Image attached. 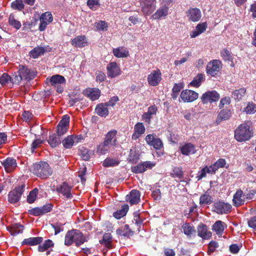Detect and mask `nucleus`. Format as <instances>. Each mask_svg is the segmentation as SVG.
I'll return each mask as SVG.
<instances>
[{
  "instance_id": "obj_1",
  "label": "nucleus",
  "mask_w": 256,
  "mask_h": 256,
  "mask_svg": "<svg viewBox=\"0 0 256 256\" xmlns=\"http://www.w3.org/2000/svg\"><path fill=\"white\" fill-rule=\"evenodd\" d=\"M251 122H246L241 124L234 131V138L238 142L248 140L253 135L250 128Z\"/></svg>"
},
{
  "instance_id": "obj_2",
  "label": "nucleus",
  "mask_w": 256,
  "mask_h": 256,
  "mask_svg": "<svg viewBox=\"0 0 256 256\" xmlns=\"http://www.w3.org/2000/svg\"><path fill=\"white\" fill-rule=\"evenodd\" d=\"M32 172L42 178H46L52 175V171L48 162H40L34 164Z\"/></svg>"
},
{
  "instance_id": "obj_3",
  "label": "nucleus",
  "mask_w": 256,
  "mask_h": 256,
  "mask_svg": "<svg viewBox=\"0 0 256 256\" xmlns=\"http://www.w3.org/2000/svg\"><path fill=\"white\" fill-rule=\"evenodd\" d=\"M26 185L24 184L16 187L11 190L8 195V201L11 204H15L18 202L24 191Z\"/></svg>"
},
{
  "instance_id": "obj_4",
  "label": "nucleus",
  "mask_w": 256,
  "mask_h": 256,
  "mask_svg": "<svg viewBox=\"0 0 256 256\" xmlns=\"http://www.w3.org/2000/svg\"><path fill=\"white\" fill-rule=\"evenodd\" d=\"M142 11L144 14L149 16L156 8V0H141Z\"/></svg>"
},
{
  "instance_id": "obj_5",
  "label": "nucleus",
  "mask_w": 256,
  "mask_h": 256,
  "mask_svg": "<svg viewBox=\"0 0 256 256\" xmlns=\"http://www.w3.org/2000/svg\"><path fill=\"white\" fill-rule=\"evenodd\" d=\"M214 210L219 214H227L231 211L232 206L230 204L222 201L214 202Z\"/></svg>"
},
{
  "instance_id": "obj_6",
  "label": "nucleus",
  "mask_w": 256,
  "mask_h": 256,
  "mask_svg": "<svg viewBox=\"0 0 256 256\" xmlns=\"http://www.w3.org/2000/svg\"><path fill=\"white\" fill-rule=\"evenodd\" d=\"M220 98L219 94L216 90L208 91L202 94L201 100L204 104L217 102Z\"/></svg>"
},
{
  "instance_id": "obj_7",
  "label": "nucleus",
  "mask_w": 256,
  "mask_h": 256,
  "mask_svg": "<svg viewBox=\"0 0 256 256\" xmlns=\"http://www.w3.org/2000/svg\"><path fill=\"white\" fill-rule=\"evenodd\" d=\"M222 62L218 60H214L209 62L206 66V71L207 74L214 76L222 68Z\"/></svg>"
},
{
  "instance_id": "obj_8",
  "label": "nucleus",
  "mask_w": 256,
  "mask_h": 256,
  "mask_svg": "<svg viewBox=\"0 0 256 256\" xmlns=\"http://www.w3.org/2000/svg\"><path fill=\"white\" fill-rule=\"evenodd\" d=\"M38 30L40 32H42L46 30V26L53 20V17L50 12H47L41 15Z\"/></svg>"
},
{
  "instance_id": "obj_9",
  "label": "nucleus",
  "mask_w": 256,
  "mask_h": 256,
  "mask_svg": "<svg viewBox=\"0 0 256 256\" xmlns=\"http://www.w3.org/2000/svg\"><path fill=\"white\" fill-rule=\"evenodd\" d=\"M155 166V163L146 161L131 168L132 171L136 174L142 173L147 169H151Z\"/></svg>"
},
{
  "instance_id": "obj_10",
  "label": "nucleus",
  "mask_w": 256,
  "mask_h": 256,
  "mask_svg": "<svg viewBox=\"0 0 256 256\" xmlns=\"http://www.w3.org/2000/svg\"><path fill=\"white\" fill-rule=\"evenodd\" d=\"M18 74H20L23 80H32L36 76V73L33 70L23 65L19 66Z\"/></svg>"
},
{
  "instance_id": "obj_11",
  "label": "nucleus",
  "mask_w": 256,
  "mask_h": 256,
  "mask_svg": "<svg viewBox=\"0 0 256 256\" xmlns=\"http://www.w3.org/2000/svg\"><path fill=\"white\" fill-rule=\"evenodd\" d=\"M50 50V48L48 46H38L29 52V56L33 58H37Z\"/></svg>"
},
{
  "instance_id": "obj_12",
  "label": "nucleus",
  "mask_w": 256,
  "mask_h": 256,
  "mask_svg": "<svg viewBox=\"0 0 256 256\" xmlns=\"http://www.w3.org/2000/svg\"><path fill=\"white\" fill-rule=\"evenodd\" d=\"M198 94L190 90H185L182 92L180 98L184 102H192L198 98Z\"/></svg>"
},
{
  "instance_id": "obj_13",
  "label": "nucleus",
  "mask_w": 256,
  "mask_h": 256,
  "mask_svg": "<svg viewBox=\"0 0 256 256\" xmlns=\"http://www.w3.org/2000/svg\"><path fill=\"white\" fill-rule=\"evenodd\" d=\"M145 140L148 144L152 146L156 150H160L163 147V143L162 140L155 138L152 134H149L146 136Z\"/></svg>"
},
{
  "instance_id": "obj_14",
  "label": "nucleus",
  "mask_w": 256,
  "mask_h": 256,
  "mask_svg": "<svg viewBox=\"0 0 256 256\" xmlns=\"http://www.w3.org/2000/svg\"><path fill=\"white\" fill-rule=\"evenodd\" d=\"M50 82L51 85L57 86V92L61 93L63 91V88L61 86H59L61 84H64L66 82V80L63 76L59 74H56L50 78Z\"/></svg>"
},
{
  "instance_id": "obj_15",
  "label": "nucleus",
  "mask_w": 256,
  "mask_h": 256,
  "mask_svg": "<svg viewBox=\"0 0 256 256\" xmlns=\"http://www.w3.org/2000/svg\"><path fill=\"white\" fill-rule=\"evenodd\" d=\"M162 74L159 70H153L148 76V82L150 86H156L162 80Z\"/></svg>"
},
{
  "instance_id": "obj_16",
  "label": "nucleus",
  "mask_w": 256,
  "mask_h": 256,
  "mask_svg": "<svg viewBox=\"0 0 256 256\" xmlns=\"http://www.w3.org/2000/svg\"><path fill=\"white\" fill-rule=\"evenodd\" d=\"M58 193L62 194L66 198H72V194L71 192L72 186H70L66 182H64L62 184L58 186L56 188Z\"/></svg>"
},
{
  "instance_id": "obj_17",
  "label": "nucleus",
  "mask_w": 256,
  "mask_h": 256,
  "mask_svg": "<svg viewBox=\"0 0 256 256\" xmlns=\"http://www.w3.org/2000/svg\"><path fill=\"white\" fill-rule=\"evenodd\" d=\"M245 202V194L240 189H238L233 196V204L238 207L244 204Z\"/></svg>"
},
{
  "instance_id": "obj_18",
  "label": "nucleus",
  "mask_w": 256,
  "mask_h": 256,
  "mask_svg": "<svg viewBox=\"0 0 256 256\" xmlns=\"http://www.w3.org/2000/svg\"><path fill=\"white\" fill-rule=\"evenodd\" d=\"M108 76V77L113 78L120 74V70L117 64L115 62H110L106 66Z\"/></svg>"
},
{
  "instance_id": "obj_19",
  "label": "nucleus",
  "mask_w": 256,
  "mask_h": 256,
  "mask_svg": "<svg viewBox=\"0 0 256 256\" xmlns=\"http://www.w3.org/2000/svg\"><path fill=\"white\" fill-rule=\"evenodd\" d=\"M189 20L195 22L200 20L202 17L201 12L198 8H190L186 12Z\"/></svg>"
},
{
  "instance_id": "obj_20",
  "label": "nucleus",
  "mask_w": 256,
  "mask_h": 256,
  "mask_svg": "<svg viewBox=\"0 0 256 256\" xmlns=\"http://www.w3.org/2000/svg\"><path fill=\"white\" fill-rule=\"evenodd\" d=\"M84 94L92 100H98L100 96V91L96 88H88L84 90Z\"/></svg>"
},
{
  "instance_id": "obj_21",
  "label": "nucleus",
  "mask_w": 256,
  "mask_h": 256,
  "mask_svg": "<svg viewBox=\"0 0 256 256\" xmlns=\"http://www.w3.org/2000/svg\"><path fill=\"white\" fill-rule=\"evenodd\" d=\"M198 235L202 239H209L212 236L210 232L208 230L207 226L200 223L197 227Z\"/></svg>"
},
{
  "instance_id": "obj_22",
  "label": "nucleus",
  "mask_w": 256,
  "mask_h": 256,
  "mask_svg": "<svg viewBox=\"0 0 256 256\" xmlns=\"http://www.w3.org/2000/svg\"><path fill=\"white\" fill-rule=\"evenodd\" d=\"M168 6L166 4H162L156 11L152 16V18L156 20L165 17L168 14Z\"/></svg>"
},
{
  "instance_id": "obj_23",
  "label": "nucleus",
  "mask_w": 256,
  "mask_h": 256,
  "mask_svg": "<svg viewBox=\"0 0 256 256\" xmlns=\"http://www.w3.org/2000/svg\"><path fill=\"white\" fill-rule=\"evenodd\" d=\"M146 128L142 122L136 123L134 126V132L132 136L133 140H136L145 132Z\"/></svg>"
},
{
  "instance_id": "obj_24",
  "label": "nucleus",
  "mask_w": 256,
  "mask_h": 256,
  "mask_svg": "<svg viewBox=\"0 0 256 256\" xmlns=\"http://www.w3.org/2000/svg\"><path fill=\"white\" fill-rule=\"evenodd\" d=\"M80 138L73 135L68 136L62 140V144L64 148H70L78 142Z\"/></svg>"
},
{
  "instance_id": "obj_25",
  "label": "nucleus",
  "mask_w": 256,
  "mask_h": 256,
  "mask_svg": "<svg viewBox=\"0 0 256 256\" xmlns=\"http://www.w3.org/2000/svg\"><path fill=\"white\" fill-rule=\"evenodd\" d=\"M140 192L137 190H132L130 194L126 196V199L131 205L136 204L140 201Z\"/></svg>"
},
{
  "instance_id": "obj_26",
  "label": "nucleus",
  "mask_w": 256,
  "mask_h": 256,
  "mask_svg": "<svg viewBox=\"0 0 256 256\" xmlns=\"http://www.w3.org/2000/svg\"><path fill=\"white\" fill-rule=\"evenodd\" d=\"M2 164L6 170L8 172H11L17 166L16 160L12 158H6Z\"/></svg>"
},
{
  "instance_id": "obj_27",
  "label": "nucleus",
  "mask_w": 256,
  "mask_h": 256,
  "mask_svg": "<svg viewBox=\"0 0 256 256\" xmlns=\"http://www.w3.org/2000/svg\"><path fill=\"white\" fill-rule=\"evenodd\" d=\"M180 150L183 155L188 156L196 153L195 146L191 143H187L180 148Z\"/></svg>"
},
{
  "instance_id": "obj_28",
  "label": "nucleus",
  "mask_w": 256,
  "mask_h": 256,
  "mask_svg": "<svg viewBox=\"0 0 256 256\" xmlns=\"http://www.w3.org/2000/svg\"><path fill=\"white\" fill-rule=\"evenodd\" d=\"M72 46L76 48H82L87 44V40L86 36H78L72 40Z\"/></svg>"
},
{
  "instance_id": "obj_29",
  "label": "nucleus",
  "mask_w": 256,
  "mask_h": 256,
  "mask_svg": "<svg viewBox=\"0 0 256 256\" xmlns=\"http://www.w3.org/2000/svg\"><path fill=\"white\" fill-rule=\"evenodd\" d=\"M117 131L113 130L109 131L106 135L104 142L114 146L116 144V134Z\"/></svg>"
},
{
  "instance_id": "obj_30",
  "label": "nucleus",
  "mask_w": 256,
  "mask_h": 256,
  "mask_svg": "<svg viewBox=\"0 0 256 256\" xmlns=\"http://www.w3.org/2000/svg\"><path fill=\"white\" fill-rule=\"evenodd\" d=\"M108 106L105 103H101L98 104L95 109L96 113L100 116H106L109 114Z\"/></svg>"
},
{
  "instance_id": "obj_31",
  "label": "nucleus",
  "mask_w": 256,
  "mask_h": 256,
  "mask_svg": "<svg viewBox=\"0 0 256 256\" xmlns=\"http://www.w3.org/2000/svg\"><path fill=\"white\" fill-rule=\"evenodd\" d=\"M24 229V226L18 223L12 224L10 226L8 227V230L12 236H16L22 233Z\"/></svg>"
},
{
  "instance_id": "obj_32",
  "label": "nucleus",
  "mask_w": 256,
  "mask_h": 256,
  "mask_svg": "<svg viewBox=\"0 0 256 256\" xmlns=\"http://www.w3.org/2000/svg\"><path fill=\"white\" fill-rule=\"evenodd\" d=\"M43 238L41 236L30 237L24 239L22 244V245L36 246L40 244Z\"/></svg>"
},
{
  "instance_id": "obj_33",
  "label": "nucleus",
  "mask_w": 256,
  "mask_h": 256,
  "mask_svg": "<svg viewBox=\"0 0 256 256\" xmlns=\"http://www.w3.org/2000/svg\"><path fill=\"white\" fill-rule=\"evenodd\" d=\"M226 224L221 220H217L212 226V230L216 234L222 236Z\"/></svg>"
},
{
  "instance_id": "obj_34",
  "label": "nucleus",
  "mask_w": 256,
  "mask_h": 256,
  "mask_svg": "<svg viewBox=\"0 0 256 256\" xmlns=\"http://www.w3.org/2000/svg\"><path fill=\"white\" fill-rule=\"evenodd\" d=\"M116 232L119 236L128 238L130 236V234L132 232L128 224H125L124 226L117 229Z\"/></svg>"
},
{
  "instance_id": "obj_35",
  "label": "nucleus",
  "mask_w": 256,
  "mask_h": 256,
  "mask_svg": "<svg viewBox=\"0 0 256 256\" xmlns=\"http://www.w3.org/2000/svg\"><path fill=\"white\" fill-rule=\"evenodd\" d=\"M76 236V240L75 242V245L76 246L78 247L82 244L84 242H88V237L84 236L81 232L78 230Z\"/></svg>"
},
{
  "instance_id": "obj_36",
  "label": "nucleus",
  "mask_w": 256,
  "mask_h": 256,
  "mask_svg": "<svg viewBox=\"0 0 256 256\" xmlns=\"http://www.w3.org/2000/svg\"><path fill=\"white\" fill-rule=\"evenodd\" d=\"M231 116V113L230 110H222L219 113L217 119L216 120V122L218 124L222 120H225L228 119Z\"/></svg>"
},
{
  "instance_id": "obj_37",
  "label": "nucleus",
  "mask_w": 256,
  "mask_h": 256,
  "mask_svg": "<svg viewBox=\"0 0 256 256\" xmlns=\"http://www.w3.org/2000/svg\"><path fill=\"white\" fill-rule=\"evenodd\" d=\"M48 142L52 148H55L60 143V138L56 134L50 135Z\"/></svg>"
},
{
  "instance_id": "obj_38",
  "label": "nucleus",
  "mask_w": 256,
  "mask_h": 256,
  "mask_svg": "<svg viewBox=\"0 0 256 256\" xmlns=\"http://www.w3.org/2000/svg\"><path fill=\"white\" fill-rule=\"evenodd\" d=\"M114 56L117 58H126L128 56V52L123 47H118L113 50Z\"/></svg>"
},
{
  "instance_id": "obj_39",
  "label": "nucleus",
  "mask_w": 256,
  "mask_h": 256,
  "mask_svg": "<svg viewBox=\"0 0 256 256\" xmlns=\"http://www.w3.org/2000/svg\"><path fill=\"white\" fill-rule=\"evenodd\" d=\"M246 92L245 88H240L233 91L232 94V96L237 101H240L244 96Z\"/></svg>"
},
{
  "instance_id": "obj_40",
  "label": "nucleus",
  "mask_w": 256,
  "mask_h": 256,
  "mask_svg": "<svg viewBox=\"0 0 256 256\" xmlns=\"http://www.w3.org/2000/svg\"><path fill=\"white\" fill-rule=\"evenodd\" d=\"M204 80V74H198L194 78L193 80L190 82V84L192 86L198 88L200 86L202 82Z\"/></svg>"
},
{
  "instance_id": "obj_41",
  "label": "nucleus",
  "mask_w": 256,
  "mask_h": 256,
  "mask_svg": "<svg viewBox=\"0 0 256 256\" xmlns=\"http://www.w3.org/2000/svg\"><path fill=\"white\" fill-rule=\"evenodd\" d=\"M129 207L127 204L122 206L120 210H118L113 214V216L116 219H120L126 215Z\"/></svg>"
},
{
  "instance_id": "obj_42",
  "label": "nucleus",
  "mask_w": 256,
  "mask_h": 256,
  "mask_svg": "<svg viewBox=\"0 0 256 256\" xmlns=\"http://www.w3.org/2000/svg\"><path fill=\"white\" fill-rule=\"evenodd\" d=\"M120 162L118 159L107 158L102 162V166L106 168L114 167L118 166Z\"/></svg>"
},
{
  "instance_id": "obj_43",
  "label": "nucleus",
  "mask_w": 256,
  "mask_h": 256,
  "mask_svg": "<svg viewBox=\"0 0 256 256\" xmlns=\"http://www.w3.org/2000/svg\"><path fill=\"white\" fill-rule=\"evenodd\" d=\"M111 146H112L111 145L104 142L98 146L96 152L100 154H104L109 150Z\"/></svg>"
},
{
  "instance_id": "obj_44",
  "label": "nucleus",
  "mask_w": 256,
  "mask_h": 256,
  "mask_svg": "<svg viewBox=\"0 0 256 256\" xmlns=\"http://www.w3.org/2000/svg\"><path fill=\"white\" fill-rule=\"evenodd\" d=\"M226 164V160L224 158L218 159L216 162L210 166L211 170L214 173L219 168L224 166Z\"/></svg>"
},
{
  "instance_id": "obj_45",
  "label": "nucleus",
  "mask_w": 256,
  "mask_h": 256,
  "mask_svg": "<svg viewBox=\"0 0 256 256\" xmlns=\"http://www.w3.org/2000/svg\"><path fill=\"white\" fill-rule=\"evenodd\" d=\"M220 56L222 60L226 62H232L233 61L234 58L232 54L227 48H224L220 51Z\"/></svg>"
},
{
  "instance_id": "obj_46",
  "label": "nucleus",
  "mask_w": 256,
  "mask_h": 256,
  "mask_svg": "<svg viewBox=\"0 0 256 256\" xmlns=\"http://www.w3.org/2000/svg\"><path fill=\"white\" fill-rule=\"evenodd\" d=\"M112 236L109 233H106L103 236L102 240H100V243L102 244H104V246L108 248H111V240Z\"/></svg>"
},
{
  "instance_id": "obj_47",
  "label": "nucleus",
  "mask_w": 256,
  "mask_h": 256,
  "mask_svg": "<svg viewBox=\"0 0 256 256\" xmlns=\"http://www.w3.org/2000/svg\"><path fill=\"white\" fill-rule=\"evenodd\" d=\"M211 168L210 166L208 167L207 166L203 168L196 175V178L198 180H200L204 178L206 176V173L208 174H214V172L211 170Z\"/></svg>"
},
{
  "instance_id": "obj_48",
  "label": "nucleus",
  "mask_w": 256,
  "mask_h": 256,
  "mask_svg": "<svg viewBox=\"0 0 256 256\" xmlns=\"http://www.w3.org/2000/svg\"><path fill=\"white\" fill-rule=\"evenodd\" d=\"M243 112L246 114H252L256 112V105L252 102H248L246 107L243 109Z\"/></svg>"
},
{
  "instance_id": "obj_49",
  "label": "nucleus",
  "mask_w": 256,
  "mask_h": 256,
  "mask_svg": "<svg viewBox=\"0 0 256 256\" xmlns=\"http://www.w3.org/2000/svg\"><path fill=\"white\" fill-rule=\"evenodd\" d=\"M212 202V198L208 194H204L200 196V204L201 205L210 204Z\"/></svg>"
},
{
  "instance_id": "obj_50",
  "label": "nucleus",
  "mask_w": 256,
  "mask_h": 256,
  "mask_svg": "<svg viewBox=\"0 0 256 256\" xmlns=\"http://www.w3.org/2000/svg\"><path fill=\"white\" fill-rule=\"evenodd\" d=\"M96 30L98 31H106L108 30V23L104 20H100L96 22L94 24Z\"/></svg>"
},
{
  "instance_id": "obj_51",
  "label": "nucleus",
  "mask_w": 256,
  "mask_h": 256,
  "mask_svg": "<svg viewBox=\"0 0 256 256\" xmlns=\"http://www.w3.org/2000/svg\"><path fill=\"white\" fill-rule=\"evenodd\" d=\"M184 234L189 236L196 232L195 229L193 226H190L189 224L186 223L182 226Z\"/></svg>"
},
{
  "instance_id": "obj_52",
  "label": "nucleus",
  "mask_w": 256,
  "mask_h": 256,
  "mask_svg": "<svg viewBox=\"0 0 256 256\" xmlns=\"http://www.w3.org/2000/svg\"><path fill=\"white\" fill-rule=\"evenodd\" d=\"M139 159V154L134 150H130L128 160L132 164H136Z\"/></svg>"
},
{
  "instance_id": "obj_53",
  "label": "nucleus",
  "mask_w": 256,
  "mask_h": 256,
  "mask_svg": "<svg viewBox=\"0 0 256 256\" xmlns=\"http://www.w3.org/2000/svg\"><path fill=\"white\" fill-rule=\"evenodd\" d=\"M38 192V190L35 188L30 192L27 198L28 202L32 204L35 201Z\"/></svg>"
},
{
  "instance_id": "obj_54",
  "label": "nucleus",
  "mask_w": 256,
  "mask_h": 256,
  "mask_svg": "<svg viewBox=\"0 0 256 256\" xmlns=\"http://www.w3.org/2000/svg\"><path fill=\"white\" fill-rule=\"evenodd\" d=\"M74 230H68L64 238V245L70 246L72 244V234Z\"/></svg>"
},
{
  "instance_id": "obj_55",
  "label": "nucleus",
  "mask_w": 256,
  "mask_h": 256,
  "mask_svg": "<svg viewBox=\"0 0 256 256\" xmlns=\"http://www.w3.org/2000/svg\"><path fill=\"white\" fill-rule=\"evenodd\" d=\"M170 175L173 178H177L180 179L182 178L183 172L180 168L175 167L174 168Z\"/></svg>"
},
{
  "instance_id": "obj_56",
  "label": "nucleus",
  "mask_w": 256,
  "mask_h": 256,
  "mask_svg": "<svg viewBox=\"0 0 256 256\" xmlns=\"http://www.w3.org/2000/svg\"><path fill=\"white\" fill-rule=\"evenodd\" d=\"M11 6L14 10H22L24 8V4L22 2V0H14L12 3Z\"/></svg>"
},
{
  "instance_id": "obj_57",
  "label": "nucleus",
  "mask_w": 256,
  "mask_h": 256,
  "mask_svg": "<svg viewBox=\"0 0 256 256\" xmlns=\"http://www.w3.org/2000/svg\"><path fill=\"white\" fill-rule=\"evenodd\" d=\"M52 227L54 230V234L56 235L59 234L60 232H62L64 230L63 226L64 224L60 222H56L54 224H52Z\"/></svg>"
},
{
  "instance_id": "obj_58",
  "label": "nucleus",
  "mask_w": 256,
  "mask_h": 256,
  "mask_svg": "<svg viewBox=\"0 0 256 256\" xmlns=\"http://www.w3.org/2000/svg\"><path fill=\"white\" fill-rule=\"evenodd\" d=\"M9 24L11 26H13L17 30L20 29L21 27L20 22L19 21L16 20L14 18V16H10L9 18Z\"/></svg>"
},
{
  "instance_id": "obj_59",
  "label": "nucleus",
  "mask_w": 256,
  "mask_h": 256,
  "mask_svg": "<svg viewBox=\"0 0 256 256\" xmlns=\"http://www.w3.org/2000/svg\"><path fill=\"white\" fill-rule=\"evenodd\" d=\"M80 153L82 158L84 160H88L92 154V152L90 151L87 148L80 150Z\"/></svg>"
},
{
  "instance_id": "obj_60",
  "label": "nucleus",
  "mask_w": 256,
  "mask_h": 256,
  "mask_svg": "<svg viewBox=\"0 0 256 256\" xmlns=\"http://www.w3.org/2000/svg\"><path fill=\"white\" fill-rule=\"evenodd\" d=\"M11 82V77L7 74H3L0 77V84L2 85H4Z\"/></svg>"
},
{
  "instance_id": "obj_61",
  "label": "nucleus",
  "mask_w": 256,
  "mask_h": 256,
  "mask_svg": "<svg viewBox=\"0 0 256 256\" xmlns=\"http://www.w3.org/2000/svg\"><path fill=\"white\" fill-rule=\"evenodd\" d=\"M28 213L32 215L38 216L43 215L40 207L33 208L28 210Z\"/></svg>"
},
{
  "instance_id": "obj_62",
  "label": "nucleus",
  "mask_w": 256,
  "mask_h": 256,
  "mask_svg": "<svg viewBox=\"0 0 256 256\" xmlns=\"http://www.w3.org/2000/svg\"><path fill=\"white\" fill-rule=\"evenodd\" d=\"M82 99L83 97L80 96H78L74 98L72 97L69 100V104L70 106H73L80 102Z\"/></svg>"
},
{
  "instance_id": "obj_63",
  "label": "nucleus",
  "mask_w": 256,
  "mask_h": 256,
  "mask_svg": "<svg viewBox=\"0 0 256 256\" xmlns=\"http://www.w3.org/2000/svg\"><path fill=\"white\" fill-rule=\"evenodd\" d=\"M69 122L70 117L67 115H65L64 116L60 122L58 124L62 126H64L68 128Z\"/></svg>"
},
{
  "instance_id": "obj_64",
  "label": "nucleus",
  "mask_w": 256,
  "mask_h": 256,
  "mask_svg": "<svg viewBox=\"0 0 256 256\" xmlns=\"http://www.w3.org/2000/svg\"><path fill=\"white\" fill-rule=\"evenodd\" d=\"M230 103V98L228 96H226L220 100L218 107L222 108L225 104H229Z\"/></svg>"
}]
</instances>
